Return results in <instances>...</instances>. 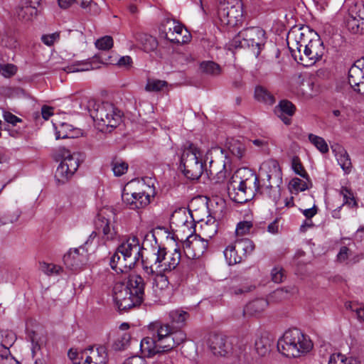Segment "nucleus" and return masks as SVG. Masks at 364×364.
Returning <instances> with one entry per match:
<instances>
[{"mask_svg":"<svg viewBox=\"0 0 364 364\" xmlns=\"http://www.w3.org/2000/svg\"><path fill=\"white\" fill-rule=\"evenodd\" d=\"M260 183L257 175L249 168L238 170L228 184L230 198L237 203L250 200L257 193L277 201L279 196V186L282 182V172L276 160L263 162L259 168Z\"/></svg>","mask_w":364,"mask_h":364,"instance_id":"obj_1","label":"nucleus"},{"mask_svg":"<svg viewBox=\"0 0 364 364\" xmlns=\"http://www.w3.org/2000/svg\"><path fill=\"white\" fill-rule=\"evenodd\" d=\"M145 283L139 274H131L126 282H117L112 289V296L119 311L139 306L144 301Z\"/></svg>","mask_w":364,"mask_h":364,"instance_id":"obj_2","label":"nucleus"},{"mask_svg":"<svg viewBox=\"0 0 364 364\" xmlns=\"http://www.w3.org/2000/svg\"><path fill=\"white\" fill-rule=\"evenodd\" d=\"M155 179L143 178L134 179L128 184L130 192L124 190L122 194V201L132 210L141 209L151 203V198L156 195Z\"/></svg>","mask_w":364,"mask_h":364,"instance_id":"obj_3","label":"nucleus"},{"mask_svg":"<svg viewBox=\"0 0 364 364\" xmlns=\"http://www.w3.org/2000/svg\"><path fill=\"white\" fill-rule=\"evenodd\" d=\"M181 257L178 249L171 252L166 247H158L142 259L143 269L147 274L171 272L179 264Z\"/></svg>","mask_w":364,"mask_h":364,"instance_id":"obj_4","label":"nucleus"},{"mask_svg":"<svg viewBox=\"0 0 364 364\" xmlns=\"http://www.w3.org/2000/svg\"><path fill=\"white\" fill-rule=\"evenodd\" d=\"M312 343L299 329L286 331L277 342L278 350L284 356L297 358L312 348Z\"/></svg>","mask_w":364,"mask_h":364,"instance_id":"obj_5","label":"nucleus"},{"mask_svg":"<svg viewBox=\"0 0 364 364\" xmlns=\"http://www.w3.org/2000/svg\"><path fill=\"white\" fill-rule=\"evenodd\" d=\"M205 166L206 161L203 158L201 150L193 143H186L181 155V168L184 176L189 180H198Z\"/></svg>","mask_w":364,"mask_h":364,"instance_id":"obj_6","label":"nucleus"},{"mask_svg":"<svg viewBox=\"0 0 364 364\" xmlns=\"http://www.w3.org/2000/svg\"><path fill=\"white\" fill-rule=\"evenodd\" d=\"M151 337L141 340L140 346L142 351L147 353L148 356H152L160 352L168 351L176 347L174 341H171L167 336L166 327L159 326L156 322L151 323Z\"/></svg>","mask_w":364,"mask_h":364,"instance_id":"obj_7","label":"nucleus"},{"mask_svg":"<svg viewBox=\"0 0 364 364\" xmlns=\"http://www.w3.org/2000/svg\"><path fill=\"white\" fill-rule=\"evenodd\" d=\"M266 33L260 27L252 26L244 28L232 40L235 48H247L258 57L266 43Z\"/></svg>","mask_w":364,"mask_h":364,"instance_id":"obj_8","label":"nucleus"},{"mask_svg":"<svg viewBox=\"0 0 364 364\" xmlns=\"http://www.w3.org/2000/svg\"><path fill=\"white\" fill-rule=\"evenodd\" d=\"M188 312L181 309H175L171 311L168 314L169 321L166 323L156 321L159 326L166 327L167 336L170 337L171 341H174L176 347L183 343L186 340V334L182 330L186 325V321L188 318Z\"/></svg>","mask_w":364,"mask_h":364,"instance_id":"obj_9","label":"nucleus"},{"mask_svg":"<svg viewBox=\"0 0 364 364\" xmlns=\"http://www.w3.org/2000/svg\"><path fill=\"white\" fill-rule=\"evenodd\" d=\"M57 156L61 159V162L57 167L55 178L58 183H65L77 170L80 155L77 153H72L65 147H59L57 150Z\"/></svg>","mask_w":364,"mask_h":364,"instance_id":"obj_10","label":"nucleus"},{"mask_svg":"<svg viewBox=\"0 0 364 364\" xmlns=\"http://www.w3.org/2000/svg\"><path fill=\"white\" fill-rule=\"evenodd\" d=\"M90 115L100 126L114 128L122 122V113L112 103L95 104Z\"/></svg>","mask_w":364,"mask_h":364,"instance_id":"obj_11","label":"nucleus"},{"mask_svg":"<svg viewBox=\"0 0 364 364\" xmlns=\"http://www.w3.org/2000/svg\"><path fill=\"white\" fill-rule=\"evenodd\" d=\"M218 18L223 26L235 27L242 22V5L240 0H218Z\"/></svg>","mask_w":364,"mask_h":364,"instance_id":"obj_12","label":"nucleus"},{"mask_svg":"<svg viewBox=\"0 0 364 364\" xmlns=\"http://www.w3.org/2000/svg\"><path fill=\"white\" fill-rule=\"evenodd\" d=\"M235 338H229L222 334L213 333L210 335L208 345L210 350L215 355L226 356L235 355L238 356L245 350L244 345L233 347Z\"/></svg>","mask_w":364,"mask_h":364,"instance_id":"obj_13","label":"nucleus"},{"mask_svg":"<svg viewBox=\"0 0 364 364\" xmlns=\"http://www.w3.org/2000/svg\"><path fill=\"white\" fill-rule=\"evenodd\" d=\"M315 33L308 26H294L289 31L287 37V45L295 60H297V55L301 53Z\"/></svg>","mask_w":364,"mask_h":364,"instance_id":"obj_14","label":"nucleus"},{"mask_svg":"<svg viewBox=\"0 0 364 364\" xmlns=\"http://www.w3.org/2000/svg\"><path fill=\"white\" fill-rule=\"evenodd\" d=\"M73 364H106L107 353L103 346H90L80 353L72 349L68 352Z\"/></svg>","mask_w":364,"mask_h":364,"instance_id":"obj_15","label":"nucleus"},{"mask_svg":"<svg viewBox=\"0 0 364 364\" xmlns=\"http://www.w3.org/2000/svg\"><path fill=\"white\" fill-rule=\"evenodd\" d=\"M309 42L305 45L301 53L297 55V63L309 67L314 65L324 53V47L319 36L315 33Z\"/></svg>","mask_w":364,"mask_h":364,"instance_id":"obj_16","label":"nucleus"},{"mask_svg":"<svg viewBox=\"0 0 364 364\" xmlns=\"http://www.w3.org/2000/svg\"><path fill=\"white\" fill-rule=\"evenodd\" d=\"M16 340V336L14 331L0 329V364H18L10 352V348Z\"/></svg>","mask_w":364,"mask_h":364,"instance_id":"obj_17","label":"nucleus"},{"mask_svg":"<svg viewBox=\"0 0 364 364\" xmlns=\"http://www.w3.org/2000/svg\"><path fill=\"white\" fill-rule=\"evenodd\" d=\"M143 247L140 245L139 240L136 236H131L124 241L117 247L118 252L127 260H134V264L140 258H144L141 250Z\"/></svg>","mask_w":364,"mask_h":364,"instance_id":"obj_18","label":"nucleus"},{"mask_svg":"<svg viewBox=\"0 0 364 364\" xmlns=\"http://www.w3.org/2000/svg\"><path fill=\"white\" fill-rule=\"evenodd\" d=\"M348 82L355 92L364 95V58L357 60L349 69Z\"/></svg>","mask_w":364,"mask_h":364,"instance_id":"obj_19","label":"nucleus"},{"mask_svg":"<svg viewBox=\"0 0 364 364\" xmlns=\"http://www.w3.org/2000/svg\"><path fill=\"white\" fill-rule=\"evenodd\" d=\"M105 210H102L97 214L95 219L96 229L102 234V237L105 241H112L117 238V232L112 225L111 220L107 218Z\"/></svg>","mask_w":364,"mask_h":364,"instance_id":"obj_20","label":"nucleus"},{"mask_svg":"<svg viewBox=\"0 0 364 364\" xmlns=\"http://www.w3.org/2000/svg\"><path fill=\"white\" fill-rule=\"evenodd\" d=\"M208 246V240L200 236H195L192 240H187L183 243V250L188 258L198 259L206 251Z\"/></svg>","mask_w":364,"mask_h":364,"instance_id":"obj_21","label":"nucleus"},{"mask_svg":"<svg viewBox=\"0 0 364 364\" xmlns=\"http://www.w3.org/2000/svg\"><path fill=\"white\" fill-rule=\"evenodd\" d=\"M65 264L71 269H77L87 261V251L83 247L70 249L63 257Z\"/></svg>","mask_w":364,"mask_h":364,"instance_id":"obj_22","label":"nucleus"},{"mask_svg":"<svg viewBox=\"0 0 364 364\" xmlns=\"http://www.w3.org/2000/svg\"><path fill=\"white\" fill-rule=\"evenodd\" d=\"M95 58H99L100 61L102 63H112V60H109L110 57L108 58H103L100 55H95V58H93L91 60H87V61H77L69 66H68L65 71L67 73H75V72H82V71H87L90 70H93L95 68H97L98 66L95 65Z\"/></svg>","mask_w":364,"mask_h":364,"instance_id":"obj_23","label":"nucleus"},{"mask_svg":"<svg viewBox=\"0 0 364 364\" xmlns=\"http://www.w3.org/2000/svg\"><path fill=\"white\" fill-rule=\"evenodd\" d=\"M295 111V106L289 100H282L274 109L277 116L287 125L291 123Z\"/></svg>","mask_w":364,"mask_h":364,"instance_id":"obj_24","label":"nucleus"},{"mask_svg":"<svg viewBox=\"0 0 364 364\" xmlns=\"http://www.w3.org/2000/svg\"><path fill=\"white\" fill-rule=\"evenodd\" d=\"M121 256L120 252H118L117 250L110 258V267L117 273L127 272L134 267V260H127V258H124V257H122Z\"/></svg>","mask_w":364,"mask_h":364,"instance_id":"obj_25","label":"nucleus"},{"mask_svg":"<svg viewBox=\"0 0 364 364\" xmlns=\"http://www.w3.org/2000/svg\"><path fill=\"white\" fill-rule=\"evenodd\" d=\"M298 289L295 286L285 287L274 291L269 296V302H279L289 299L292 295L297 293Z\"/></svg>","mask_w":364,"mask_h":364,"instance_id":"obj_26","label":"nucleus"},{"mask_svg":"<svg viewBox=\"0 0 364 364\" xmlns=\"http://www.w3.org/2000/svg\"><path fill=\"white\" fill-rule=\"evenodd\" d=\"M36 14V9H34L32 6L26 5L21 1L18 7L16 9V17L22 22H28L32 21Z\"/></svg>","mask_w":364,"mask_h":364,"instance_id":"obj_27","label":"nucleus"},{"mask_svg":"<svg viewBox=\"0 0 364 364\" xmlns=\"http://www.w3.org/2000/svg\"><path fill=\"white\" fill-rule=\"evenodd\" d=\"M269 301L264 299H257L246 305L244 312L249 315H257L262 313L268 306Z\"/></svg>","mask_w":364,"mask_h":364,"instance_id":"obj_28","label":"nucleus"},{"mask_svg":"<svg viewBox=\"0 0 364 364\" xmlns=\"http://www.w3.org/2000/svg\"><path fill=\"white\" fill-rule=\"evenodd\" d=\"M234 244L242 260L245 259L255 250L254 242L248 238L237 240Z\"/></svg>","mask_w":364,"mask_h":364,"instance_id":"obj_29","label":"nucleus"},{"mask_svg":"<svg viewBox=\"0 0 364 364\" xmlns=\"http://www.w3.org/2000/svg\"><path fill=\"white\" fill-rule=\"evenodd\" d=\"M337 261L346 264H354L360 259V255H352V251L346 246H342L337 255Z\"/></svg>","mask_w":364,"mask_h":364,"instance_id":"obj_30","label":"nucleus"},{"mask_svg":"<svg viewBox=\"0 0 364 364\" xmlns=\"http://www.w3.org/2000/svg\"><path fill=\"white\" fill-rule=\"evenodd\" d=\"M178 23L173 19L166 18L164 19L159 26L160 36L168 41H171V36L173 35V31L178 26ZM177 29H179L178 28Z\"/></svg>","mask_w":364,"mask_h":364,"instance_id":"obj_31","label":"nucleus"},{"mask_svg":"<svg viewBox=\"0 0 364 364\" xmlns=\"http://www.w3.org/2000/svg\"><path fill=\"white\" fill-rule=\"evenodd\" d=\"M178 28L180 29L174 30L173 31V35L170 36V42L178 44H183L188 43L191 39V35L189 32L179 23H178V26H176V28Z\"/></svg>","mask_w":364,"mask_h":364,"instance_id":"obj_32","label":"nucleus"},{"mask_svg":"<svg viewBox=\"0 0 364 364\" xmlns=\"http://www.w3.org/2000/svg\"><path fill=\"white\" fill-rule=\"evenodd\" d=\"M272 341L267 336H261L256 339L255 348L257 353L262 357L268 355L271 350Z\"/></svg>","mask_w":364,"mask_h":364,"instance_id":"obj_33","label":"nucleus"},{"mask_svg":"<svg viewBox=\"0 0 364 364\" xmlns=\"http://www.w3.org/2000/svg\"><path fill=\"white\" fill-rule=\"evenodd\" d=\"M55 128V137L57 139H66V138H75L76 134L74 133L75 129L71 124L63 122L56 126L54 124Z\"/></svg>","mask_w":364,"mask_h":364,"instance_id":"obj_34","label":"nucleus"},{"mask_svg":"<svg viewBox=\"0 0 364 364\" xmlns=\"http://www.w3.org/2000/svg\"><path fill=\"white\" fill-rule=\"evenodd\" d=\"M336 159L338 161V164L345 172V173L348 174L351 172L353 168V165L351 163V160L349 154L344 149H341L336 154Z\"/></svg>","mask_w":364,"mask_h":364,"instance_id":"obj_35","label":"nucleus"},{"mask_svg":"<svg viewBox=\"0 0 364 364\" xmlns=\"http://www.w3.org/2000/svg\"><path fill=\"white\" fill-rule=\"evenodd\" d=\"M224 256L229 265L236 264L243 261L234 243L229 245L225 248Z\"/></svg>","mask_w":364,"mask_h":364,"instance_id":"obj_36","label":"nucleus"},{"mask_svg":"<svg viewBox=\"0 0 364 364\" xmlns=\"http://www.w3.org/2000/svg\"><path fill=\"white\" fill-rule=\"evenodd\" d=\"M131 338L132 336L129 333H119L112 344V348L114 350H124L127 349L130 344Z\"/></svg>","mask_w":364,"mask_h":364,"instance_id":"obj_37","label":"nucleus"},{"mask_svg":"<svg viewBox=\"0 0 364 364\" xmlns=\"http://www.w3.org/2000/svg\"><path fill=\"white\" fill-rule=\"evenodd\" d=\"M328 364H358L353 357H347L341 353H335L330 355Z\"/></svg>","mask_w":364,"mask_h":364,"instance_id":"obj_38","label":"nucleus"},{"mask_svg":"<svg viewBox=\"0 0 364 364\" xmlns=\"http://www.w3.org/2000/svg\"><path fill=\"white\" fill-rule=\"evenodd\" d=\"M346 26L352 33H364V23L358 21V18H355L353 14L348 18Z\"/></svg>","mask_w":364,"mask_h":364,"instance_id":"obj_39","label":"nucleus"},{"mask_svg":"<svg viewBox=\"0 0 364 364\" xmlns=\"http://www.w3.org/2000/svg\"><path fill=\"white\" fill-rule=\"evenodd\" d=\"M255 97L257 100L268 105H272L274 102L273 95L267 89L261 86L255 88Z\"/></svg>","mask_w":364,"mask_h":364,"instance_id":"obj_40","label":"nucleus"},{"mask_svg":"<svg viewBox=\"0 0 364 364\" xmlns=\"http://www.w3.org/2000/svg\"><path fill=\"white\" fill-rule=\"evenodd\" d=\"M228 151L232 156L240 159L245 154V146L240 141L232 139L229 143Z\"/></svg>","mask_w":364,"mask_h":364,"instance_id":"obj_41","label":"nucleus"},{"mask_svg":"<svg viewBox=\"0 0 364 364\" xmlns=\"http://www.w3.org/2000/svg\"><path fill=\"white\" fill-rule=\"evenodd\" d=\"M28 336L32 343V354L33 356H35L37 352L41 350V346L46 343V338L35 331L31 332Z\"/></svg>","mask_w":364,"mask_h":364,"instance_id":"obj_42","label":"nucleus"},{"mask_svg":"<svg viewBox=\"0 0 364 364\" xmlns=\"http://www.w3.org/2000/svg\"><path fill=\"white\" fill-rule=\"evenodd\" d=\"M200 68L204 73L213 76L218 75L221 72L220 65L213 61H204L200 63Z\"/></svg>","mask_w":364,"mask_h":364,"instance_id":"obj_43","label":"nucleus"},{"mask_svg":"<svg viewBox=\"0 0 364 364\" xmlns=\"http://www.w3.org/2000/svg\"><path fill=\"white\" fill-rule=\"evenodd\" d=\"M141 42L144 50L147 53L155 50L158 46L156 38L150 35H143L141 38Z\"/></svg>","mask_w":364,"mask_h":364,"instance_id":"obj_44","label":"nucleus"},{"mask_svg":"<svg viewBox=\"0 0 364 364\" xmlns=\"http://www.w3.org/2000/svg\"><path fill=\"white\" fill-rule=\"evenodd\" d=\"M308 138L310 142L322 154L328 152V146L323 138L314 134H309Z\"/></svg>","mask_w":364,"mask_h":364,"instance_id":"obj_45","label":"nucleus"},{"mask_svg":"<svg viewBox=\"0 0 364 364\" xmlns=\"http://www.w3.org/2000/svg\"><path fill=\"white\" fill-rule=\"evenodd\" d=\"M291 167L295 173L299 175L303 178L306 179L308 182H310L309 175L305 171L304 166H302L299 157L295 156L292 159Z\"/></svg>","mask_w":364,"mask_h":364,"instance_id":"obj_46","label":"nucleus"},{"mask_svg":"<svg viewBox=\"0 0 364 364\" xmlns=\"http://www.w3.org/2000/svg\"><path fill=\"white\" fill-rule=\"evenodd\" d=\"M340 193L343 198V204L348 205L350 207H356L358 205L353 193L347 187H342Z\"/></svg>","mask_w":364,"mask_h":364,"instance_id":"obj_47","label":"nucleus"},{"mask_svg":"<svg viewBox=\"0 0 364 364\" xmlns=\"http://www.w3.org/2000/svg\"><path fill=\"white\" fill-rule=\"evenodd\" d=\"M95 46L99 50H109L113 46V39L111 36H105L96 41Z\"/></svg>","mask_w":364,"mask_h":364,"instance_id":"obj_48","label":"nucleus"},{"mask_svg":"<svg viewBox=\"0 0 364 364\" xmlns=\"http://www.w3.org/2000/svg\"><path fill=\"white\" fill-rule=\"evenodd\" d=\"M167 82L160 80H149L146 85V90L149 92H159L161 90Z\"/></svg>","mask_w":364,"mask_h":364,"instance_id":"obj_49","label":"nucleus"},{"mask_svg":"<svg viewBox=\"0 0 364 364\" xmlns=\"http://www.w3.org/2000/svg\"><path fill=\"white\" fill-rule=\"evenodd\" d=\"M290 188L296 192L304 191L309 189L308 182L299 178H294L289 182Z\"/></svg>","mask_w":364,"mask_h":364,"instance_id":"obj_50","label":"nucleus"},{"mask_svg":"<svg viewBox=\"0 0 364 364\" xmlns=\"http://www.w3.org/2000/svg\"><path fill=\"white\" fill-rule=\"evenodd\" d=\"M128 169V164L121 160L112 162V170L115 176H120L125 173Z\"/></svg>","mask_w":364,"mask_h":364,"instance_id":"obj_51","label":"nucleus"},{"mask_svg":"<svg viewBox=\"0 0 364 364\" xmlns=\"http://www.w3.org/2000/svg\"><path fill=\"white\" fill-rule=\"evenodd\" d=\"M41 270L48 275L58 274L62 271L60 266L43 262L41 264Z\"/></svg>","mask_w":364,"mask_h":364,"instance_id":"obj_52","label":"nucleus"},{"mask_svg":"<svg viewBox=\"0 0 364 364\" xmlns=\"http://www.w3.org/2000/svg\"><path fill=\"white\" fill-rule=\"evenodd\" d=\"M252 223L250 221H242L237 223L235 232L237 235H245L250 232Z\"/></svg>","mask_w":364,"mask_h":364,"instance_id":"obj_53","label":"nucleus"},{"mask_svg":"<svg viewBox=\"0 0 364 364\" xmlns=\"http://www.w3.org/2000/svg\"><path fill=\"white\" fill-rule=\"evenodd\" d=\"M152 275H156L155 284L158 288L164 289L168 287L169 282L168 278L164 273H154Z\"/></svg>","mask_w":364,"mask_h":364,"instance_id":"obj_54","label":"nucleus"},{"mask_svg":"<svg viewBox=\"0 0 364 364\" xmlns=\"http://www.w3.org/2000/svg\"><path fill=\"white\" fill-rule=\"evenodd\" d=\"M272 279L275 283L282 282L284 279L285 278L284 271L282 267H276L272 269Z\"/></svg>","mask_w":364,"mask_h":364,"instance_id":"obj_55","label":"nucleus"},{"mask_svg":"<svg viewBox=\"0 0 364 364\" xmlns=\"http://www.w3.org/2000/svg\"><path fill=\"white\" fill-rule=\"evenodd\" d=\"M202 230L205 236L212 238L217 232V224L214 222L212 224L205 223L202 226Z\"/></svg>","mask_w":364,"mask_h":364,"instance_id":"obj_56","label":"nucleus"},{"mask_svg":"<svg viewBox=\"0 0 364 364\" xmlns=\"http://www.w3.org/2000/svg\"><path fill=\"white\" fill-rule=\"evenodd\" d=\"M352 14L358 18V21L364 23V3H356L352 9Z\"/></svg>","mask_w":364,"mask_h":364,"instance_id":"obj_57","label":"nucleus"},{"mask_svg":"<svg viewBox=\"0 0 364 364\" xmlns=\"http://www.w3.org/2000/svg\"><path fill=\"white\" fill-rule=\"evenodd\" d=\"M16 72V68L12 64L0 65V73L6 77H10Z\"/></svg>","mask_w":364,"mask_h":364,"instance_id":"obj_58","label":"nucleus"},{"mask_svg":"<svg viewBox=\"0 0 364 364\" xmlns=\"http://www.w3.org/2000/svg\"><path fill=\"white\" fill-rule=\"evenodd\" d=\"M250 141L256 146L259 147L262 150L268 149L269 146V138L267 136H261L259 138H255L250 139Z\"/></svg>","mask_w":364,"mask_h":364,"instance_id":"obj_59","label":"nucleus"},{"mask_svg":"<svg viewBox=\"0 0 364 364\" xmlns=\"http://www.w3.org/2000/svg\"><path fill=\"white\" fill-rule=\"evenodd\" d=\"M4 118L10 127H15L17 123L22 122L21 119L9 112L4 113Z\"/></svg>","mask_w":364,"mask_h":364,"instance_id":"obj_60","label":"nucleus"},{"mask_svg":"<svg viewBox=\"0 0 364 364\" xmlns=\"http://www.w3.org/2000/svg\"><path fill=\"white\" fill-rule=\"evenodd\" d=\"M18 215L4 214L0 215V226L17 221Z\"/></svg>","mask_w":364,"mask_h":364,"instance_id":"obj_61","label":"nucleus"},{"mask_svg":"<svg viewBox=\"0 0 364 364\" xmlns=\"http://www.w3.org/2000/svg\"><path fill=\"white\" fill-rule=\"evenodd\" d=\"M58 38L59 34L57 33H53L48 35H43L41 38V40L46 45L52 46Z\"/></svg>","mask_w":364,"mask_h":364,"instance_id":"obj_62","label":"nucleus"},{"mask_svg":"<svg viewBox=\"0 0 364 364\" xmlns=\"http://www.w3.org/2000/svg\"><path fill=\"white\" fill-rule=\"evenodd\" d=\"M144 359L139 355H134L127 358L123 364H144Z\"/></svg>","mask_w":364,"mask_h":364,"instance_id":"obj_63","label":"nucleus"},{"mask_svg":"<svg viewBox=\"0 0 364 364\" xmlns=\"http://www.w3.org/2000/svg\"><path fill=\"white\" fill-rule=\"evenodd\" d=\"M349 308H350L353 311L355 312L358 320L364 322V305L355 306V308H353L351 305H349Z\"/></svg>","mask_w":364,"mask_h":364,"instance_id":"obj_64","label":"nucleus"}]
</instances>
